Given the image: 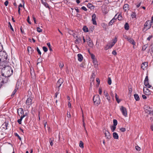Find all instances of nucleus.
Masks as SVG:
<instances>
[{
    "label": "nucleus",
    "mask_w": 153,
    "mask_h": 153,
    "mask_svg": "<svg viewBox=\"0 0 153 153\" xmlns=\"http://www.w3.org/2000/svg\"><path fill=\"white\" fill-rule=\"evenodd\" d=\"M2 75L4 76L5 77H9L13 74V70L9 66H6L2 69Z\"/></svg>",
    "instance_id": "obj_1"
},
{
    "label": "nucleus",
    "mask_w": 153,
    "mask_h": 153,
    "mask_svg": "<svg viewBox=\"0 0 153 153\" xmlns=\"http://www.w3.org/2000/svg\"><path fill=\"white\" fill-rule=\"evenodd\" d=\"M7 59V55L6 52L4 51H0V62L6 61Z\"/></svg>",
    "instance_id": "obj_2"
},
{
    "label": "nucleus",
    "mask_w": 153,
    "mask_h": 153,
    "mask_svg": "<svg viewBox=\"0 0 153 153\" xmlns=\"http://www.w3.org/2000/svg\"><path fill=\"white\" fill-rule=\"evenodd\" d=\"M152 24L150 20L146 21L144 25L143 30H147L150 29Z\"/></svg>",
    "instance_id": "obj_3"
},
{
    "label": "nucleus",
    "mask_w": 153,
    "mask_h": 153,
    "mask_svg": "<svg viewBox=\"0 0 153 153\" xmlns=\"http://www.w3.org/2000/svg\"><path fill=\"white\" fill-rule=\"evenodd\" d=\"M93 101L95 105L97 106L99 104L100 100V97L98 95H96L94 97Z\"/></svg>",
    "instance_id": "obj_4"
},
{
    "label": "nucleus",
    "mask_w": 153,
    "mask_h": 153,
    "mask_svg": "<svg viewBox=\"0 0 153 153\" xmlns=\"http://www.w3.org/2000/svg\"><path fill=\"white\" fill-rule=\"evenodd\" d=\"M33 102V97L32 96H29L26 102V104L27 105H31Z\"/></svg>",
    "instance_id": "obj_5"
},
{
    "label": "nucleus",
    "mask_w": 153,
    "mask_h": 153,
    "mask_svg": "<svg viewBox=\"0 0 153 153\" xmlns=\"http://www.w3.org/2000/svg\"><path fill=\"white\" fill-rule=\"evenodd\" d=\"M120 110L121 111L123 115L125 117L127 116V112L126 108L123 106H122L120 108Z\"/></svg>",
    "instance_id": "obj_6"
},
{
    "label": "nucleus",
    "mask_w": 153,
    "mask_h": 153,
    "mask_svg": "<svg viewBox=\"0 0 153 153\" xmlns=\"http://www.w3.org/2000/svg\"><path fill=\"white\" fill-rule=\"evenodd\" d=\"M117 37L115 36L114 39L112 40V42L109 44L108 46V48H111L117 42Z\"/></svg>",
    "instance_id": "obj_7"
},
{
    "label": "nucleus",
    "mask_w": 153,
    "mask_h": 153,
    "mask_svg": "<svg viewBox=\"0 0 153 153\" xmlns=\"http://www.w3.org/2000/svg\"><path fill=\"white\" fill-rule=\"evenodd\" d=\"M63 82L64 81L62 79H59L56 83V87L59 88L63 83Z\"/></svg>",
    "instance_id": "obj_8"
},
{
    "label": "nucleus",
    "mask_w": 153,
    "mask_h": 153,
    "mask_svg": "<svg viewBox=\"0 0 153 153\" xmlns=\"http://www.w3.org/2000/svg\"><path fill=\"white\" fill-rule=\"evenodd\" d=\"M105 137L107 139H109L111 138L110 134L108 131L106 130L104 131Z\"/></svg>",
    "instance_id": "obj_9"
},
{
    "label": "nucleus",
    "mask_w": 153,
    "mask_h": 153,
    "mask_svg": "<svg viewBox=\"0 0 153 153\" xmlns=\"http://www.w3.org/2000/svg\"><path fill=\"white\" fill-rule=\"evenodd\" d=\"M96 15L95 14H94L92 16V21L93 25H96L97 24L96 21Z\"/></svg>",
    "instance_id": "obj_10"
},
{
    "label": "nucleus",
    "mask_w": 153,
    "mask_h": 153,
    "mask_svg": "<svg viewBox=\"0 0 153 153\" xmlns=\"http://www.w3.org/2000/svg\"><path fill=\"white\" fill-rule=\"evenodd\" d=\"M75 39H76L75 40L74 42L76 44H79L82 42L81 38L78 37V38H76Z\"/></svg>",
    "instance_id": "obj_11"
},
{
    "label": "nucleus",
    "mask_w": 153,
    "mask_h": 153,
    "mask_svg": "<svg viewBox=\"0 0 153 153\" xmlns=\"http://www.w3.org/2000/svg\"><path fill=\"white\" fill-rule=\"evenodd\" d=\"M126 39H127V40L132 45H134L135 44V42L134 40L132 38H131L127 37L126 38Z\"/></svg>",
    "instance_id": "obj_12"
},
{
    "label": "nucleus",
    "mask_w": 153,
    "mask_h": 153,
    "mask_svg": "<svg viewBox=\"0 0 153 153\" xmlns=\"http://www.w3.org/2000/svg\"><path fill=\"white\" fill-rule=\"evenodd\" d=\"M2 79L1 81V83L3 84L4 83H6L7 79V77H5L4 76H3L2 75Z\"/></svg>",
    "instance_id": "obj_13"
},
{
    "label": "nucleus",
    "mask_w": 153,
    "mask_h": 153,
    "mask_svg": "<svg viewBox=\"0 0 153 153\" xmlns=\"http://www.w3.org/2000/svg\"><path fill=\"white\" fill-rule=\"evenodd\" d=\"M143 92L144 94L146 95H148L150 94L149 90L146 88H143Z\"/></svg>",
    "instance_id": "obj_14"
},
{
    "label": "nucleus",
    "mask_w": 153,
    "mask_h": 153,
    "mask_svg": "<svg viewBox=\"0 0 153 153\" xmlns=\"http://www.w3.org/2000/svg\"><path fill=\"white\" fill-rule=\"evenodd\" d=\"M152 108L149 107H147V108L145 110L146 113L149 114H151Z\"/></svg>",
    "instance_id": "obj_15"
},
{
    "label": "nucleus",
    "mask_w": 153,
    "mask_h": 153,
    "mask_svg": "<svg viewBox=\"0 0 153 153\" xmlns=\"http://www.w3.org/2000/svg\"><path fill=\"white\" fill-rule=\"evenodd\" d=\"M17 112L19 116L22 115L24 113L23 110L22 108H19L17 110Z\"/></svg>",
    "instance_id": "obj_16"
},
{
    "label": "nucleus",
    "mask_w": 153,
    "mask_h": 153,
    "mask_svg": "<svg viewBox=\"0 0 153 153\" xmlns=\"http://www.w3.org/2000/svg\"><path fill=\"white\" fill-rule=\"evenodd\" d=\"M148 66V63L146 62H144L141 65V68L143 70H144L145 68Z\"/></svg>",
    "instance_id": "obj_17"
},
{
    "label": "nucleus",
    "mask_w": 153,
    "mask_h": 153,
    "mask_svg": "<svg viewBox=\"0 0 153 153\" xmlns=\"http://www.w3.org/2000/svg\"><path fill=\"white\" fill-rule=\"evenodd\" d=\"M26 114H23V115L21 116L20 119H19L17 120V122L18 123L20 124L22 123V119L26 116Z\"/></svg>",
    "instance_id": "obj_18"
},
{
    "label": "nucleus",
    "mask_w": 153,
    "mask_h": 153,
    "mask_svg": "<svg viewBox=\"0 0 153 153\" xmlns=\"http://www.w3.org/2000/svg\"><path fill=\"white\" fill-rule=\"evenodd\" d=\"M77 56L78 60L79 62L82 61L83 58L82 55L81 54L79 53L77 55Z\"/></svg>",
    "instance_id": "obj_19"
},
{
    "label": "nucleus",
    "mask_w": 153,
    "mask_h": 153,
    "mask_svg": "<svg viewBox=\"0 0 153 153\" xmlns=\"http://www.w3.org/2000/svg\"><path fill=\"white\" fill-rule=\"evenodd\" d=\"M105 96L106 97V99L108 100L109 103H110L111 102V98L108 95V94L107 92H106L105 94Z\"/></svg>",
    "instance_id": "obj_20"
},
{
    "label": "nucleus",
    "mask_w": 153,
    "mask_h": 153,
    "mask_svg": "<svg viewBox=\"0 0 153 153\" xmlns=\"http://www.w3.org/2000/svg\"><path fill=\"white\" fill-rule=\"evenodd\" d=\"M27 51L28 53L29 54H31L33 52L34 50L32 48L30 47H27Z\"/></svg>",
    "instance_id": "obj_21"
},
{
    "label": "nucleus",
    "mask_w": 153,
    "mask_h": 153,
    "mask_svg": "<svg viewBox=\"0 0 153 153\" xmlns=\"http://www.w3.org/2000/svg\"><path fill=\"white\" fill-rule=\"evenodd\" d=\"M41 2L47 8H48L49 6L48 4L45 1V0H41Z\"/></svg>",
    "instance_id": "obj_22"
},
{
    "label": "nucleus",
    "mask_w": 153,
    "mask_h": 153,
    "mask_svg": "<svg viewBox=\"0 0 153 153\" xmlns=\"http://www.w3.org/2000/svg\"><path fill=\"white\" fill-rule=\"evenodd\" d=\"M144 83L145 85L148 88H150L151 87V85L149 84L148 81H144Z\"/></svg>",
    "instance_id": "obj_23"
},
{
    "label": "nucleus",
    "mask_w": 153,
    "mask_h": 153,
    "mask_svg": "<svg viewBox=\"0 0 153 153\" xmlns=\"http://www.w3.org/2000/svg\"><path fill=\"white\" fill-rule=\"evenodd\" d=\"M113 137L115 139H118V135L116 132H114L113 134Z\"/></svg>",
    "instance_id": "obj_24"
},
{
    "label": "nucleus",
    "mask_w": 153,
    "mask_h": 153,
    "mask_svg": "<svg viewBox=\"0 0 153 153\" xmlns=\"http://www.w3.org/2000/svg\"><path fill=\"white\" fill-rule=\"evenodd\" d=\"M128 5L127 4H124L123 6V9L125 11H126L128 10Z\"/></svg>",
    "instance_id": "obj_25"
},
{
    "label": "nucleus",
    "mask_w": 153,
    "mask_h": 153,
    "mask_svg": "<svg viewBox=\"0 0 153 153\" xmlns=\"http://www.w3.org/2000/svg\"><path fill=\"white\" fill-rule=\"evenodd\" d=\"M92 61L93 62V63L94 65V66L95 67H97V59H93Z\"/></svg>",
    "instance_id": "obj_26"
},
{
    "label": "nucleus",
    "mask_w": 153,
    "mask_h": 153,
    "mask_svg": "<svg viewBox=\"0 0 153 153\" xmlns=\"http://www.w3.org/2000/svg\"><path fill=\"white\" fill-rule=\"evenodd\" d=\"M134 97L136 101H138L140 100L139 96L137 94H135L134 95Z\"/></svg>",
    "instance_id": "obj_27"
},
{
    "label": "nucleus",
    "mask_w": 153,
    "mask_h": 153,
    "mask_svg": "<svg viewBox=\"0 0 153 153\" xmlns=\"http://www.w3.org/2000/svg\"><path fill=\"white\" fill-rule=\"evenodd\" d=\"M82 29L85 32H87L88 31V28L86 26H84L83 27Z\"/></svg>",
    "instance_id": "obj_28"
},
{
    "label": "nucleus",
    "mask_w": 153,
    "mask_h": 153,
    "mask_svg": "<svg viewBox=\"0 0 153 153\" xmlns=\"http://www.w3.org/2000/svg\"><path fill=\"white\" fill-rule=\"evenodd\" d=\"M124 28L126 30H128L129 29V26L128 24L127 23H126L125 24L124 26Z\"/></svg>",
    "instance_id": "obj_29"
},
{
    "label": "nucleus",
    "mask_w": 153,
    "mask_h": 153,
    "mask_svg": "<svg viewBox=\"0 0 153 153\" xmlns=\"http://www.w3.org/2000/svg\"><path fill=\"white\" fill-rule=\"evenodd\" d=\"M84 144L83 142L82 141H80L79 142V146L81 148H84Z\"/></svg>",
    "instance_id": "obj_30"
},
{
    "label": "nucleus",
    "mask_w": 153,
    "mask_h": 153,
    "mask_svg": "<svg viewBox=\"0 0 153 153\" xmlns=\"http://www.w3.org/2000/svg\"><path fill=\"white\" fill-rule=\"evenodd\" d=\"M88 45L90 47H92L93 45V44L92 42L91 41L87 42Z\"/></svg>",
    "instance_id": "obj_31"
},
{
    "label": "nucleus",
    "mask_w": 153,
    "mask_h": 153,
    "mask_svg": "<svg viewBox=\"0 0 153 153\" xmlns=\"http://www.w3.org/2000/svg\"><path fill=\"white\" fill-rule=\"evenodd\" d=\"M117 124V121L116 120L114 119L113 120V126H116Z\"/></svg>",
    "instance_id": "obj_32"
},
{
    "label": "nucleus",
    "mask_w": 153,
    "mask_h": 153,
    "mask_svg": "<svg viewBox=\"0 0 153 153\" xmlns=\"http://www.w3.org/2000/svg\"><path fill=\"white\" fill-rule=\"evenodd\" d=\"M115 97L116 99L117 102L118 103H119L120 102V100H119L118 98L117 97V95L116 93L115 94Z\"/></svg>",
    "instance_id": "obj_33"
},
{
    "label": "nucleus",
    "mask_w": 153,
    "mask_h": 153,
    "mask_svg": "<svg viewBox=\"0 0 153 153\" xmlns=\"http://www.w3.org/2000/svg\"><path fill=\"white\" fill-rule=\"evenodd\" d=\"M108 83L109 85H110L111 83V78L108 77Z\"/></svg>",
    "instance_id": "obj_34"
},
{
    "label": "nucleus",
    "mask_w": 153,
    "mask_h": 153,
    "mask_svg": "<svg viewBox=\"0 0 153 153\" xmlns=\"http://www.w3.org/2000/svg\"><path fill=\"white\" fill-rule=\"evenodd\" d=\"M116 128V126H113L111 128V129L112 132H114Z\"/></svg>",
    "instance_id": "obj_35"
},
{
    "label": "nucleus",
    "mask_w": 153,
    "mask_h": 153,
    "mask_svg": "<svg viewBox=\"0 0 153 153\" xmlns=\"http://www.w3.org/2000/svg\"><path fill=\"white\" fill-rule=\"evenodd\" d=\"M86 40L87 42L91 41V39L89 36L86 37Z\"/></svg>",
    "instance_id": "obj_36"
},
{
    "label": "nucleus",
    "mask_w": 153,
    "mask_h": 153,
    "mask_svg": "<svg viewBox=\"0 0 153 153\" xmlns=\"http://www.w3.org/2000/svg\"><path fill=\"white\" fill-rule=\"evenodd\" d=\"M115 21H113V20H111L109 23V25H112L113 23Z\"/></svg>",
    "instance_id": "obj_37"
},
{
    "label": "nucleus",
    "mask_w": 153,
    "mask_h": 153,
    "mask_svg": "<svg viewBox=\"0 0 153 153\" xmlns=\"http://www.w3.org/2000/svg\"><path fill=\"white\" fill-rule=\"evenodd\" d=\"M147 46H148L147 45H144L142 48V50L144 51L146 50Z\"/></svg>",
    "instance_id": "obj_38"
},
{
    "label": "nucleus",
    "mask_w": 153,
    "mask_h": 153,
    "mask_svg": "<svg viewBox=\"0 0 153 153\" xmlns=\"http://www.w3.org/2000/svg\"><path fill=\"white\" fill-rule=\"evenodd\" d=\"M90 55L91 56V58L92 60L94 59H96L95 58V56H94V54H93L92 53H90Z\"/></svg>",
    "instance_id": "obj_39"
},
{
    "label": "nucleus",
    "mask_w": 153,
    "mask_h": 153,
    "mask_svg": "<svg viewBox=\"0 0 153 153\" xmlns=\"http://www.w3.org/2000/svg\"><path fill=\"white\" fill-rule=\"evenodd\" d=\"M42 49L45 52H46L48 50L47 48L45 46H43V47Z\"/></svg>",
    "instance_id": "obj_40"
},
{
    "label": "nucleus",
    "mask_w": 153,
    "mask_h": 153,
    "mask_svg": "<svg viewBox=\"0 0 153 153\" xmlns=\"http://www.w3.org/2000/svg\"><path fill=\"white\" fill-rule=\"evenodd\" d=\"M8 24L9 25V27H10V29L13 31H14L13 29V28L12 27L11 25L10 22H8Z\"/></svg>",
    "instance_id": "obj_41"
},
{
    "label": "nucleus",
    "mask_w": 153,
    "mask_h": 153,
    "mask_svg": "<svg viewBox=\"0 0 153 153\" xmlns=\"http://www.w3.org/2000/svg\"><path fill=\"white\" fill-rule=\"evenodd\" d=\"M37 32H42V30L39 27H37Z\"/></svg>",
    "instance_id": "obj_42"
},
{
    "label": "nucleus",
    "mask_w": 153,
    "mask_h": 153,
    "mask_svg": "<svg viewBox=\"0 0 153 153\" xmlns=\"http://www.w3.org/2000/svg\"><path fill=\"white\" fill-rule=\"evenodd\" d=\"M117 18L118 20H120L122 19V17L121 16L119 15L118 16Z\"/></svg>",
    "instance_id": "obj_43"
},
{
    "label": "nucleus",
    "mask_w": 153,
    "mask_h": 153,
    "mask_svg": "<svg viewBox=\"0 0 153 153\" xmlns=\"http://www.w3.org/2000/svg\"><path fill=\"white\" fill-rule=\"evenodd\" d=\"M135 149L137 151H140L141 148L138 146H136L135 147Z\"/></svg>",
    "instance_id": "obj_44"
},
{
    "label": "nucleus",
    "mask_w": 153,
    "mask_h": 153,
    "mask_svg": "<svg viewBox=\"0 0 153 153\" xmlns=\"http://www.w3.org/2000/svg\"><path fill=\"white\" fill-rule=\"evenodd\" d=\"M64 66V64L63 63H59V66L61 68H62Z\"/></svg>",
    "instance_id": "obj_45"
},
{
    "label": "nucleus",
    "mask_w": 153,
    "mask_h": 153,
    "mask_svg": "<svg viewBox=\"0 0 153 153\" xmlns=\"http://www.w3.org/2000/svg\"><path fill=\"white\" fill-rule=\"evenodd\" d=\"M131 16L132 17V18H134L136 16V14L134 13H132L131 14Z\"/></svg>",
    "instance_id": "obj_46"
},
{
    "label": "nucleus",
    "mask_w": 153,
    "mask_h": 153,
    "mask_svg": "<svg viewBox=\"0 0 153 153\" xmlns=\"http://www.w3.org/2000/svg\"><path fill=\"white\" fill-rule=\"evenodd\" d=\"M120 130L122 132H124L126 131L125 128H122L120 129Z\"/></svg>",
    "instance_id": "obj_47"
},
{
    "label": "nucleus",
    "mask_w": 153,
    "mask_h": 153,
    "mask_svg": "<svg viewBox=\"0 0 153 153\" xmlns=\"http://www.w3.org/2000/svg\"><path fill=\"white\" fill-rule=\"evenodd\" d=\"M72 35L75 38H78V35H76V34L75 33H74L72 34Z\"/></svg>",
    "instance_id": "obj_48"
},
{
    "label": "nucleus",
    "mask_w": 153,
    "mask_h": 153,
    "mask_svg": "<svg viewBox=\"0 0 153 153\" xmlns=\"http://www.w3.org/2000/svg\"><path fill=\"white\" fill-rule=\"evenodd\" d=\"M92 4L91 3H88L87 5L88 7L89 8L91 7H92Z\"/></svg>",
    "instance_id": "obj_49"
},
{
    "label": "nucleus",
    "mask_w": 153,
    "mask_h": 153,
    "mask_svg": "<svg viewBox=\"0 0 153 153\" xmlns=\"http://www.w3.org/2000/svg\"><path fill=\"white\" fill-rule=\"evenodd\" d=\"M37 51L38 53L40 55H41V52L40 51L39 49L38 48V47H37Z\"/></svg>",
    "instance_id": "obj_50"
},
{
    "label": "nucleus",
    "mask_w": 153,
    "mask_h": 153,
    "mask_svg": "<svg viewBox=\"0 0 153 153\" xmlns=\"http://www.w3.org/2000/svg\"><path fill=\"white\" fill-rule=\"evenodd\" d=\"M99 93L101 95L102 93V89L100 88H99Z\"/></svg>",
    "instance_id": "obj_51"
},
{
    "label": "nucleus",
    "mask_w": 153,
    "mask_h": 153,
    "mask_svg": "<svg viewBox=\"0 0 153 153\" xmlns=\"http://www.w3.org/2000/svg\"><path fill=\"white\" fill-rule=\"evenodd\" d=\"M3 49V47L2 45L0 43V51H2Z\"/></svg>",
    "instance_id": "obj_52"
},
{
    "label": "nucleus",
    "mask_w": 153,
    "mask_h": 153,
    "mask_svg": "<svg viewBox=\"0 0 153 153\" xmlns=\"http://www.w3.org/2000/svg\"><path fill=\"white\" fill-rule=\"evenodd\" d=\"M5 126V127L6 128V129H7V124L6 123H4L3 125Z\"/></svg>",
    "instance_id": "obj_53"
},
{
    "label": "nucleus",
    "mask_w": 153,
    "mask_h": 153,
    "mask_svg": "<svg viewBox=\"0 0 153 153\" xmlns=\"http://www.w3.org/2000/svg\"><path fill=\"white\" fill-rule=\"evenodd\" d=\"M81 9L85 11H86L87 10V8L84 6H82V7Z\"/></svg>",
    "instance_id": "obj_54"
},
{
    "label": "nucleus",
    "mask_w": 153,
    "mask_h": 153,
    "mask_svg": "<svg viewBox=\"0 0 153 153\" xmlns=\"http://www.w3.org/2000/svg\"><path fill=\"white\" fill-rule=\"evenodd\" d=\"M149 81V79H148V76H146V77L144 81Z\"/></svg>",
    "instance_id": "obj_55"
},
{
    "label": "nucleus",
    "mask_w": 153,
    "mask_h": 153,
    "mask_svg": "<svg viewBox=\"0 0 153 153\" xmlns=\"http://www.w3.org/2000/svg\"><path fill=\"white\" fill-rule=\"evenodd\" d=\"M27 21L28 22L29 24H31V22L30 21H29V16H28L27 18Z\"/></svg>",
    "instance_id": "obj_56"
},
{
    "label": "nucleus",
    "mask_w": 153,
    "mask_h": 153,
    "mask_svg": "<svg viewBox=\"0 0 153 153\" xmlns=\"http://www.w3.org/2000/svg\"><path fill=\"white\" fill-rule=\"evenodd\" d=\"M15 135H16V136L18 137L19 139L20 140H21V137L19 136V135L17 133H16L15 134Z\"/></svg>",
    "instance_id": "obj_57"
},
{
    "label": "nucleus",
    "mask_w": 153,
    "mask_h": 153,
    "mask_svg": "<svg viewBox=\"0 0 153 153\" xmlns=\"http://www.w3.org/2000/svg\"><path fill=\"white\" fill-rule=\"evenodd\" d=\"M152 36H150L149 37H148L147 38V40L149 41L152 38Z\"/></svg>",
    "instance_id": "obj_58"
},
{
    "label": "nucleus",
    "mask_w": 153,
    "mask_h": 153,
    "mask_svg": "<svg viewBox=\"0 0 153 153\" xmlns=\"http://www.w3.org/2000/svg\"><path fill=\"white\" fill-rule=\"evenodd\" d=\"M16 89H15L14 91H13V93H12V95H14L16 93Z\"/></svg>",
    "instance_id": "obj_59"
},
{
    "label": "nucleus",
    "mask_w": 153,
    "mask_h": 153,
    "mask_svg": "<svg viewBox=\"0 0 153 153\" xmlns=\"http://www.w3.org/2000/svg\"><path fill=\"white\" fill-rule=\"evenodd\" d=\"M112 54L114 55L117 54V52L115 51H113L112 52Z\"/></svg>",
    "instance_id": "obj_60"
},
{
    "label": "nucleus",
    "mask_w": 153,
    "mask_h": 153,
    "mask_svg": "<svg viewBox=\"0 0 153 153\" xmlns=\"http://www.w3.org/2000/svg\"><path fill=\"white\" fill-rule=\"evenodd\" d=\"M4 5L6 6H7L8 5V1H5V2H4Z\"/></svg>",
    "instance_id": "obj_61"
},
{
    "label": "nucleus",
    "mask_w": 153,
    "mask_h": 153,
    "mask_svg": "<svg viewBox=\"0 0 153 153\" xmlns=\"http://www.w3.org/2000/svg\"><path fill=\"white\" fill-rule=\"evenodd\" d=\"M142 97L144 99H146L147 98L146 96L145 95H142Z\"/></svg>",
    "instance_id": "obj_62"
},
{
    "label": "nucleus",
    "mask_w": 153,
    "mask_h": 153,
    "mask_svg": "<svg viewBox=\"0 0 153 153\" xmlns=\"http://www.w3.org/2000/svg\"><path fill=\"white\" fill-rule=\"evenodd\" d=\"M67 116L68 117L70 118L71 117V115L70 113H68L67 114Z\"/></svg>",
    "instance_id": "obj_63"
},
{
    "label": "nucleus",
    "mask_w": 153,
    "mask_h": 153,
    "mask_svg": "<svg viewBox=\"0 0 153 153\" xmlns=\"http://www.w3.org/2000/svg\"><path fill=\"white\" fill-rule=\"evenodd\" d=\"M152 24H153V16L151 18V20H150Z\"/></svg>",
    "instance_id": "obj_64"
}]
</instances>
